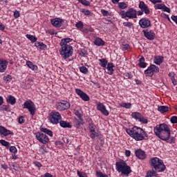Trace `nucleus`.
I'll list each match as a JSON object with an SVG mask.
<instances>
[{
    "mask_svg": "<svg viewBox=\"0 0 177 177\" xmlns=\"http://www.w3.org/2000/svg\"><path fill=\"white\" fill-rule=\"evenodd\" d=\"M139 25L141 28H149V27H151V21L149 18H142L139 21Z\"/></svg>",
    "mask_w": 177,
    "mask_h": 177,
    "instance_id": "10",
    "label": "nucleus"
},
{
    "mask_svg": "<svg viewBox=\"0 0 177 177\" xmlns=\"http://www.w3.org/2000/svg\"><path fill=\"white\" fill-rule=\"evenodd\" d=\"M60 55L63 59H68L73 55V46L70 45H60Z\"/></svg>",
    "mask_w": 177,
    "mask_h": 177,
    "instance_id": "5",
    "label": "nucleus"
},
{
    "mask_svg": "<svg viewBox=\"0 0 177 177\" xmlns=\"http://www.w3.org/2000/svg\"><path fill=\"white\" fill-rule=\"evenodd\" d=\"M138 120L140 122H142V124H147V119L145 118V117L142 116V115Z\"/></svg>",
    "mask_w": 177,
    "mask_h": 177,
    "instance_id": "51",
    "label": "nucleus"
},
{
    "mask_svg": "<svg viewBox=\"0 0 177 177\" xmlns=\"http://www.w3.org/2000/svg\"><path fill=\"white\" fill-rule=\"evenodd\" d=\"M14 17H15V19H18V17H20V12L17 10H15L14 12Z\"/></svg>",
    "mask_w": 177,
    "mask_h": 177,
    "instance_id": "60",
    "label": "nucleus"
},
{
    "mask_svg": "<svg viewBox=\"0 0 177 177\" xmlns=\"http://www.w3.org/2000/svg\"><path fill=\"white\" fill-rule=\"evenodd\" d=\"M142 32L145 35V37L147 39H149V41H153L154 38H156V34L153 30H142Z\"/></svg>",
    "mask_w": 177,
    "mask_h": 177,
    "instance_id": "13",
    "label": "nucleus"
},
{
    "mask_svg": "<svg viewBox=\"0 0 177 177\" xmlns=\"http://www.w3.org/2000/svg\"><path fill=\"white\" fill-rule=\"evenodd\" d=\"M41 132H44V133H47V135H48L49 136H53V132H52V131L46 129V128H44L42 127L41 129Z\"/></svg>",
    "mask_w": 177,
    "mask_h": 177,
    "instance_id": "31",
    "label": "nucleus"
},
{
    "mask_svg": "<svg viewBox=\"0 0 177 177\" xmlns=\"http://www.w3.org/2000/svg\"><path fill=\"white\" fill-rule=\"evenodd\" d=\"M141 115H142V113H138V112H133L131 114L132 118H135L136 120H140Z\"/></svg>",
    "mask_w": 177,
    "mask_h": 177,
    "instance_id": "36",
    "label": "nucleus"
},
{
    "mask_svg": "<svg viewBox=\"0 0 177 177\" xmlns=\"http://www.w3.org/2000/svg\"><path fill=\"white\" fill-rule=\"evenodd\" d=\"M120 15L122 16V19H125V17H128V12L127 11L126 12L123 11L120 13Z\"/></svg>",
    "mask_w": 177,
    "mask_h": 177,
    "instance_id": "59",
    "label": "nucleus"
},
{
    "mask_svg": "<svg viewBox=\"0 0 177 177\" xmlns=\"http://www.w3.org/2000/svg\"><path fill=\"white\" fill-rule=\"evenodd\" d=\"M75 115L79 118L80 121H84V119H82V115L80 113V111H77L75 112Z\"/></svg>",
    "mask_w": 177,
    "mask_h": 177,
    "instance_id": "53",
    "label": "nucleus"
},
{
    "mask_svg": "<svg viewBox=\"0 0 177 177\" xmlns=\"http://www.w3.org/2000/svg\"><path fill=\"white\" fill-rule=\"evenodd\" d=\"M94 44L97 46H103V45H104V41H103V39L101 38L97 37L95 39Z\"/></svg>",
    "mask_w": 177,
    "mask_h": 177,
    "instance_id": "24",
    "label": "nucleus"
},
{
    "mask_svg": "<svg viewBox=\"0 0 177 177\" xmlns=\"http://www.w3.org/2000/svg\"><path fill=\"white\" fill-rule=\"evenodd\" d=\"M113 67H114V64L113 63H108L107 64V67H106V70H107V74H109V75H113V73H114V69L113 68Z\"/></svg>",
    "mask_w": 177,
    "mask_h": 177,
    "instance_id": "20",
    "label": "nucleus"
},
{
    "mask_svg": "<svg viewBox=\"0 0 177 177\" xmlns=\"http://www.w3.org/2000/svg\"><path fill=\"white\" fill-rule=\"evenodd\" d=\"M72 41L73 39L71 38L62 39L60 42V45H68L67 44H68V42H71Z\"/></svg>",
    "mask_w": 177,
    "mask_h": 177,
    "instance_id": "34",
    "label": "nucleus"
},
{
    "mask_svg": "<svg viewBox=\"0 0 177 177\" xmlns=\"http://www.w3.org/2000/svg\"><path fill=\"white\" fill-rule=\"evenodd\" d=\"M35 46H36V48H39L43 50H45V49L47 48L46 44H44L42 42H36L35 44Z\"/></svg>",
    "mask_w": 177,
    "mask_h": 177,
    "instance_id": "27",
    "label": "nucleus"
},
{
    "mask_svg": "<svg viewBox=\"0 0 177 177\" xmlns=\"http://www.w3.org/2000/svg\"><path fill=\"white\" fill-rule=\"evenodd\" d=\"M75 27L81 30L82 28H84V24L82 23V21H80L75 24Z\"/></svg>",
    "mask_w": 177,
    "mask_h": 177,
    "instance_id": "44",
    "label": "nucleus"
},
{
    "mask_svg": "<svg viewBox=\"0 0 177 177\" xmlns=\"http://www.w3.org/2000/svg\"><path fill=\"white\" fill-rule=\"evenodd\" d=\"M162 62H164V57L158 56L155 57L153 59V63H155V64L160 65Z\"/></svg>",
    "mask_w": 177,
    "mask_h": 177,
    "instance_id": "22",
    "label": "nucleus"
},
{
    "mask_svg": "<svg viewBox=\"0 0 177 177\" xmlns=\"http://www.w3.org/2000/svg\"><path fill=\"white\" fill-rule=\"evenodd\" d=\"M70 102L64 100L57 102L56 104L57 109L59 111H64V110H68V109H70Z\"/></svg>",
    "mask_w": 177,
    "mask_h": 177,
    "instance_id": "8",
    "label": "nucleus"
},
{
    "mask_svg": "<svg viewBox=\"0 0 177 177\" xmlns=\"http://www.w3.org/2000/svg\"><path fill=\"white\" fill-rule=\"evenodd\" d=\"M158 111H160V113H167L169 111V107L167 106H159L158 108Z\"/></svg>",
    "mask_w": 177,
    "mask_h": 177,
    "instance_id": "26",
    "label": "nucleus"
},
{
    "mask_svg": "<svg viewBox=\"0 0 177 177\" xmlns=\"http://www.w3.org/2000/svg\"><path fill=\"white\" fill-rule=\"evenodd\" d=\"M80 71L83 73V74H88V68L85 66H81L80 68Z\"/></svg>",
    "mask_w": 177,
    "mask_h": 177,
    "instance_id": "42",
    "label": "nucleus"
},
{
    "mask_svg": "<svg viewBox=\"0 0 177 177\" xmlns=\"http://www.w3.org/2000/svg\"><path fill=\"white\" fill-rule=\"evenodd\" d=\"M0 111H10V106L9 105H3L0 106Z\"/></svg>",
    "mask_w": 177,
    "mask_h": 177,
    "instance_id": "33",
    "label": "nucleus"
},
{
    "mask_svg": "<svg viewBox=\"0 0 177 177\" xmlns=\"http://www.w3.org/2000/svg\"><path fill=\"white\" fill-rule=\"evenodd\" d=\"M7 102L13 106V104H16V98L13 95H8Z\"/></svg>",
    "mask_w": 177,
    "mask_h": 177,
    "instance_id": "23",
    "label": "nucleus"
},
{
    "mask_svg": "<svg viewBox=\"0 0 177 177\" xmlns=\"http://www.w3.org/2000/svg\"><path fill=\"white\" fill-rule=\"evenodd\" d=\"M34 165L37 167V168H41V167H42V164H41L39 162H34Z\"/></svg>",
    "mask_w": 177,
    "mask_h": 177,
    "instance_id": "63",
    "label": "nucleus"
},
{
    "mask_svg": "<svg viewBox=\"0 0 177 177\" xmlns=\"http://www.w3.org/2000/svg\"><path fill=\"white\" fill-rule=\"evenodd\" d=\"M127 133L131 136V138H133V139H135V140L140 141V140H145L149 138V135H147V133L143 130V129L138 127H134L133 128L127 129Z\"/></svg>",
    "mask_w": 177,
    "mask_h": 177,
    "instance_id": "2",
    "label": "nucleus"
},
{
    "mask_svg": "<svg viewBox=\"0 0 177 177\" xmlns=\"http://www.w3.org/2000/svg\"><path fill=\"white\" fill-rule=\"evenodd\" d=\"M59 125L62 127V128H71V124L70 123L64 121V120H61L59 121Z\"/></svg>",
    "mask_w": 177,
    "mask_h": 177,
    "instance_id": "25",
    "label": "nucleus"
},
{
    "mask_svg": "<svg viewBox=\"0 0 177 177\" xmlns=\"http://www.w3.org/2000/svg\"><path fill=\"white\" fill-rule=\"evenodd\" d=\"M135 154L140 160H145L146 158V153L142 149H137L135 151Z\"/></svg>",
    "mask_w": 177,
    "mask_h": 177,
    "instance_id": "17",
    "label": "nucleus"
},
{
    "mask_svg": "<svg viewBox=\"0 0 177 177\" xmlns=\"http://www.w3.org/2000/svg\"><path fill=\"white\" fill-rule=\"evenodd\" d=\"M0 135H3V136H8V135H13V132L7 129L6 128L0 126Z\"/></svg>",
    "mask_w": 177,
    "mask_h": 177,
    "instance_id": "18",
    "label": "nucleus"
},
{
    "mask_svg": "<svg viewBox=\"0 0 177 177\" xmlns=\"http://www.w3.org/2000/svg\"><path fill=\"white\" fill-rule=\"evenodd\" d=\"M154 133L159 139L167 142L171 138V129L168 127L167 124H157L154 129Z\"/></svg>",
    "mask_w": 177,
    "mask_h": 177,
    "instance_id": "1",
    "label": "nucleus"
},
{
    "mask_svg": "<svg viewBox=\"0 0 177 177\" xmlns=\"http://www.w3.org/2000/svg\"><path fill=\"white\" fill-rule=\"evenodd\" d=\"M164 6H165V4H157L155 6V9H164Z\"/></svg>",
    "mask_w": 177,
    "mask_h": 177,
    "instance_id": "54",
    "label": "nucleus"
},
{
    "mask_svg": "<svg viewBox=\"0 0 177 177\" xmlns=\"http://www.w3.org/2000/svg\"><path fill=\"white\" fill-rule=\"evenodd\" d=\"M64 20L60 18H55L51 20V24L54 27L60 28L62 27V24L64 23Z\"/></svg>",
    "mask_w": 177,
    "mask_h": 177,
    "instance_id": "15",
    "label": "nucleus"
},
{
    "mask_svg": "<svg viewBox=\"0 0 177 177\" xmlns=\"http://www.w3.org/2000/svg\"><path fill=\"white\" fill-rule=\"evenodd\" d=\"M101 12L103 15V16H109V11H107L106 10H102Z\"/></svg>",
    "mask_w": 177,
    "mask_h": 177,
    "instance_id": "61",
    "label": "nucleus"
},
{
    "mask_svg": "<svg viewBox=\"0 0 177 177\" xmlns=\"http://www.w3.org/2000/svg\"><path fill=\"white\" fill-rule=\"evenodd\" d=\"M167 143H175V137H171L170 138H168L167 140H166Z\"/></svg>",
    "mask_w": 177,
    "mask_h": 177,
    "instance_id": "56",
    "label": "nucleus"
},
{
    "mask_svg": "<svg viewBox=\"0 0 177 177\" xmlns=\"http://www.w3.org/2000/svg\"><path fill=\"white\" fill-rule=\"evenodd\" d=\"M90 136H91V139H95V138H96V137L98 138V139H100V136L95 131L91 132V134Z\"/></svg>",
    "mask_w": 177,
    "mask_h": 177,
    "instance_id": "45",
    "label": "nucleus"
},
{
    "mask_svg": "<svg viewBox=\"0 0 177 177\" xmlns=\"http://www.w3.org/2000/svg\"><path fill=\"white\" fill-rule=\"evenodd\" d=\"M145 74L146 77H153V75H154L150 67H148V68L145 71Z\"/></svg>",
    "mask_w": 177,
    "mask_h": 177,
    "instance_id": "32",
    "label": "nucleus"
},
{
    "mask_svg": "<svg viewBox=\"0 0 177 177\" xmlns=\"http://www.w3.org/2000/svg\"><path fill=\"white\" fill-rule=\"evenodd\" d=\"M149 164L151 168H154L157 172H164L165 171V165L162 160L158 158H152L149 160Z\"/></svg>",
    "mask_w": 177,
    "mask_h": 177,
    "instance_id": "3",
    "label": "nucleus"
},
{
    "mask_svg": "<svg viewBox=\"0 0 177 177\" xmlns=\"http://www.w3.org/2000/svg\"><path fill=\"white\" fill-rule=\"evenodd\" d=\"M153 176H157V171L154 170L147 171L146 177H153Z\"/></svg>",
    "mask_w": 177,
    "mask_h": 177,
    "instance_id": "35",
    "label": "nucleus"
},
{
    "mask_svg": "<svg viewBox=\"0 0 177 177\" xmlns=\"http://www.w3.org/2000/svg\"><path fill=\"white\" fill-rule=\"evenodd\" d=\"M121 49L122 50H128V49H129V44H122Z\"/></svg>",
    "mask_w": 177,
    "mask_h": 177,
    "instance_id": "46",
    "label": "nucleus"
},
{
    "mask_svg": "<svg viewBox=\"0 0 177 177\" xmlns=\"http://www.w3.org/2000/svg\"><path fill=\"white\" fill-rule=\"evenodd\" d=\"M75 92L77 95H78V96H80V97L84 100V102H89V95L82 91V90L80 88H75Z\"/></svg>",
    "mask_w": 177,
    "mask_h": 177,
    "instance_id": "11",
    "label": "nucleus"
},
{
    "mask_svg": "<svg viewBox=\"0 0 177 177\" xmlns=\"http://www.w3.org/2000/svg\"><path fill=\"white\" fill-rule=\"evenodd\" d=\"M171 20H174L176 22V24H177V16L172 15Z\"/></svg>",
    "mask_w": 177,
    "mask_h": 177,
    "instance_id": "64",
    "label": "nucleus"
},
{
    "mask_svg": "<svg viewBox=\"0 0 177 177\" xmlns=\"http://www.w3.org/2000/svg\"><path fill=\"white\" fill-rule=\"evenodd\" d=\"M24 116H20L18 119L19 124H24Z\"/></svg>",
    "mask_w": 177,
    "mask_h": 177,
    "instance_id": "57",
    "label": "nucleus"
},
{
    "mask_svg": "<svg viewBox=\"0 0 177 177\" xmlns=\"http://www.w3.org/2000/svg\"><path fill=\"white\" fill-rule=\"evenodd\" d=\"M169 77H170L173 85H176V80H175V73L174 72L169 73Z\"/></svg>",
    "mask_w": 177,
    "mask_h": 177,
    "instance_id": "28",
    "label": "nucleus"
},
{
    "mask_svg": "<svg viewBox=\"0 0 177 177\" xmlns=\"http://www.w3.org/2000/svg\"><path fill=\"white\" fill-rule=\"evenodd\" d=\"M99 62L101 63L100 66L101 67H106L107 66V61L106 60V59L102 58L99 59Z\"/></svg>",
    "mask_w": 177,
    "mask_h": 177,
    "instance_id": "38",
    "label": "nucleus"
},
{
    "mask_svg": "<svg viewBox=\"0 0 177 177\" xmlns=\"http://www.w3.org/2000/svg\"><path fill=\"white\" fill-rule=\"evenodd\" d=\"M96 175L97 177H109L106 174H103L101 171H96Z\"/></svg>",
    "mask_w": 177,
    "mask_h": 177,
    "instance_id": "50",
    "label": "nucleus"
},
{
    "mask_svg": "<svg viewBox=\"0 0 177 177\" xmlns=\"http://www.w3.org/2000/svg\"><path fill=\"white\" fill-rule=\"evenodd\" d=\"M82 13H84L85 16H89V15H91V11H89L88 10L83 9L82 10Z\"/></svg>",
    "mask_w": 177,
    "mask_h": 177,
    "instance_id": "55",
    "label": "nucleus"
},
{
    "mask_svg": "<svg viewBox=\"0 0 177 177\" xmlns=\"http://www.w3.org/2000/svg\"><path fill=\"white\" fill-rule=\"evenodd\" d=\"M26 66H28V67H29V68L33 71H37V70H38V66H37V65H34L31 61L26 62Z\"/></svg>",
    "mask_w": 177,
    "mask_h": 177,
    "instance_id": "21",
    "label": "nucleus"
},
{
    "mask_svg": "<svg viewBox=\"0 0 177 177\" xmlns=\"http://www.w3.org/2000/svg\"><path fill=\"white\" fill-rule=\"evenodd\" d=\"M127 17L129 19H136V10L133 8H130L127 10Z\"/></svg>",
    "mask_w": 177,
    "mask_h": 177,
    "instance_id": "19",
    "label": "nucleus"
},
{
    "mask_svg": "<svg viewBox=\"0 0 177 177\" xmlns=\"http://www.w3.org/2000/svg\"><path fill=\"white\" fill-rule=\"evenodd\" d=\"M118 6L120 9H125V8H127V3H125L124 2H121L118 3Z\"/></svg>",
    "mask_w": 177,
    "mask_h": 177,
    "instance_id": "48",
    "label": "nucleus"
},
{
    "mask_svg": "<svg viewBox=\"0 0 177 177\" xmlns=\"http://www.w3.org/2000/svg\"><path fill=\"white\" fill-rule=\"evenodd\" d=\"M73 122L75 128H80V127H81V124L84 123V121H81L75 119Z\"/></svg>",
    "mask_w": 177,
    "mask_h": 177,
    "instance_id": "37",
    "label": "nucleus"
},
{
    "mask_svg": "<svg viewBox=\"0 0 177 177\" xmlns=\"http://www.w3.org/2000/svg\"><path fill=\"white\" fill-rule=\"evenodd\" d=\"M171 124H177V116H172L170 118Z\"/></svg>",
    "mask_w": 177,
    "mask_h": 177,
    "instance_id": "52",
    "label": "nucleus"
},
{
    "mask_svg": "<svg viewBox=\"0 0 177 177\" xmlns=\"http://www.w3.org/2000/svg\"><path fill=\"white\" fill-rule=\"evenodd\" d=\"M162 12H167V13H171V9L165 5L162 9Z\"/></svg>",
    "mask_w": 177,
    "mask_h": 177,
    "instance_id": "58",
    "label": "nucleus"
},
{
    "mask_svg": "<svg viewBox=\"0 0 177 177\" xmlns=\"http://www.w3.org/2000/svg\"><path fill=\"white\" fill-rule=\"evenodd\" d=\"M116 171L118 172H121L122 175H127L128 176L132 170H131V167L128 166L127 162L124 160H120L115 162Z\"/></svg>",
    "mask_w": 177,
    "mask_h": 177,
    "instance_id": "4",
    "label": "nucleus"
},
{
    "mask_svg": "<svg viewBox=\"0 0 177 177\" xmlns=\"http://www.w3.org/2000/svg\"><path fill=\"white\" fill-rule=\"evenodd\" d=\"M26 38H28V39H30V41H31V42H37V37H35L33 35H26Z\"/></svg>",
    "mask_w": 177,
    "mask_h": 177,
    "instance_id": "39",
    "label": "nucleus"
},
{
    "mask_svg": "<svg viewBox=\"0 0 177 177\" xmlns=\"http://www.w3.org/2000/svg\"><path fill=\"white\" fill-rule=\"evenodd\" d=\"M0 143L2 146H5V147H9V142L5 140H0Z\"/></svg>",
    "mask_w": 177,
    "mask_h": 177,
    "instance_id": "43",
    "label": "nucleus"
},
{
    "mask_svg": "<svg viewBox=\"0 0 177 177\" xmlns=\"http://www.w3.org/2000/svg\"><path fill=\"white\" fill-rule=\"evenodd\" d=\"M149 68L151 69V71L153 73V74L160 71V68L156 65H150Z\"/></svg>",
    "mask_w": 177,
    "mask_h": 177,
    "instance_id": "29",
    "label": "nucleus"
},
{
    "mask_svg": "<svg viewBox=\"0 0 177 177\" xmlns=\"http://www.w3.org/2000/svg\"><path fill=\"white\" fill-rule=\"evenodd\" d=\"M123 26H124V27H128L129 28H132L133 24L131 22H124Z\"/></svg>",
    "mask_w": 177,
    "mask_h": 177,
    "instance_id": "49",
    "label": "nucleus"
},
{
    "mask_svg": "<svg viewBox=\"0 0 177 177\" xmlns=\"http://www.w3.org/2000/svg\"><path fill=\"white\" fill-rule=\"evenodd\" d=\"M139 66L142 68H146V62H145V57H142L141 58H140V59H139Z\"/></svg>",
    "mask_w": 177,
    "mask_h": 177,
    "instance_id": "30",
    "label": "nucleus"
},
{
    "mask_svg": "<svg viewBox=\"0 0 177 177\" xmlns=\"http://www.w3.org/2000/svg\"><path fill=\"white\" fill-rule=\"evenodd\" d=\"M139 8L145 13V15H150V10L144 1H140Z\"/></svg>",
    "mask_w": 177,
    "mask_h": 177,
    "instance_id": "16",
    "label": "nucleus"
},
{
    "mask_svg": "<svg viewBox=\"0 0 177 177\" xmlns=\"http://www.w3.org/2000/svg\"><path fill=\"white\" fill-rule=\"evenodd\" d=\"M97 110H98V111H100L104 115L107 116L109 114V111H107V109H106V106H104L103 103H97Z\"/></svg>",
    "mask_w": 177,
    "mask_h": 177,
    "instance_id": "12",
    "label": "nucleus"
},
{
    "mask_svg": "<svg viewBox=\"0 0 177 177\" xmlns=\"http://www.w3.org/2000/svg\"><path fill=\"white\" fill-rule=\"evenodd\" d=\"M79 2H80V3H82V5H84V6H89V5H91V2H89L87 0H77Z\"/></svg>",
    "mask_w": 177,
    "mask_h": 177,
    "instance_id": "40",
    "label": "nucleus"
},
{
    "mask_svg": "<svg viewBox=\"0 0 177 177\" xmlns=\"http://www.w3.org/2000/svg\"><path fill=\"white\" fill-rule=\"evenodd\" d=\"M10 167L13 169H17V168H19V166L17 165H15V163L10 164Z\"/></svg>",
    "mask_w": 177,
    "mask_h": 177,
    "instance_id": "62",
    "label": "nucleus"
},
{
    "mask_svg": "<svg viewBox=\"0 0 177 177\" xmlns=\"http://www.w3.org/2000/svg\"><path fill=\"white\" fill-rule=\"evenodd\" d=\"M8 64H9L8 61L0 59V73H5V71H6V68H8Z\"/></svg>",
    "mask_w": 177,
    "mask_h": 177,
    "instance_id": "14",
    "label": "nucleus"
},
{
    "mask_svg": "<svg viewBox=\"0 0 177 177\" xmlns=\"http://www.w3.org/2000/svg\"><path fill=\"white\" fill-rule=\"evenodd\" d=\"M24 109H28L31 115H34V114H35V104L32 101H26L24 104Z\"/></svg>",
    "mask_w": 177,
    "mask_h": 177,
    "instance_id": "7",
    "label": "nucleus"
},
{
    "mask_svg": "<svg viewBox=\"0 0 177 177\" xmlns=\"http://www.w3.org/2000/svg\"><path fill=\"white\" fill-rule=\"evenodd\" d=\"M36 139L43 143V145H46V143L49 142V138L46 134H44L42 133H37L36 134Z\"/></svg>",
    "mask_w": 177,
    "mask_h": 177,
    "instance_id": "9",
    "label": "nucleus"
},
{
    "mask_svg": "<svg viewBox=\"0 0 177 177\" xmlns=\"http://www.w3.org/2000/svg\"><path fill=\"white\" fill-rule=\"evenodd\" d=\"M10 151L13 153V154H16V153H17V148L15 146H12L10 147Z\"/></svg>",
    "mask_w": 177,
    "mask_h": 177,
    "instance_id": "47",
    "label": "nucleus"
},
{
    "mask_svg": "<svg viewBox=\"0 0 177 177\" xmlns=\"http://www.w3.org/2000/svg\"><path fill=\"white\" fill-rule=\"evenodd\" d=\"M62 120V115L59 112L55 111L50 113V121L51 124H57Z\"/></svg>",
    "mask_w": 177,
    "mask_h": 177,
    "instance_id": "6",
    "label": "nucleus"
},
{
    "mask_svg": "<svg viewBox=\"0 0 177 177\" xmlns=\"http://www.w3.org/2000/svg\"><path fill=\"white\" fill-rule=\"evenodd\" d=\"M122 107H124V109H131L132 107V104L131 103H122L120 104Z\"/></svg>",
    "mask_w": 177,
    "mask_h": 177,
    "instance_id": "41",
    "label": "nucleus"
}]
</instances>
